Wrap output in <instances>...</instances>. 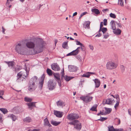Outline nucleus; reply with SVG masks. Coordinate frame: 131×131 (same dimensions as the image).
I'll return each mask as SVG.
<instances>
[{"label":"nucleus","instance_id":"obj_49","mask_svg":"<svg viewBox=\"0 0 131 131\" xmlns=\"http://www.w3.org/2000/svg\"><path fill=\"white\" fill-rule=\"evenodd\" d=\"M87 13V12H83L80 15V16L79 17V19H80L81 17L83 16V15H85Z\"/></svg>","mask_w":131,"mask_h":131},{"label":"nucleus","instance_id":"obj_45","mask_svg":"<svg viewBox=\"0 0 131 131\" xmlns=\"http://www.w3.org/2000/svg\"><path fill=\"white\" fill-rule=\"evenodd\" d=\"M110 16L111 17L114 18H116V16L114 14L111 13L110 14Z\"/></svg>","mask_w":131,"mask_h":131},{"label":"nucleus","instance_id":"obj_12","mask_svg":"<svg viewBox=\"0 0 131 131\" xmlns=\"http://www.w3.org/2000/svg\"><path fill=\"white\" fill-rule=\"evenodd\" d=\"M51 66L52 69L54 70L58 71L60 70V68L57 63H54L51 65Z\"/></svg>","mask_w":131,"mask_h":131},{"label":"nucleus","instance_id":"obj_30","mask_svg":"<svg viewBox=\"0 0 131 131\" xmlns=\"http://www.w3.org/2000/svg\"><path fill=\"white\" fill-rule=\"evenodd\" d=\"M62 47L64 49H68V42H64L62 44Z\"/></svg>","mask_w":131,"mask_h":131},{"label":"nucleus","instance_id":"obj_54","mask_svg":"<svg viewBox=\"0 0 131 131\" xmlns=\"http://www.w3.org/2000/svg\"><path fill=\"white\" fill-rule=\"evenodd\" d=\"M115 23L116 24H117L118 25V27H121L122 25L120 23H118L117 21H115Z\"/></svg>","mask_w":131,"mask_h":131},{"label":"nucleus","instance_id":"obj_32","mask_svg":"<svg viewBox=\"0 0 131 131\" xmlns=\"http://www.w3.org/2000/svg\"><path fill=\"white\" fill-rule=\"evenodd\" d=\"M57 106H61L64 105V103L61 101H59L57 102Z\"/></svg>","mask_w":131,"mask_h":131},{"label":"nucleus","instance_id":"obj_11","mask_svg":"<svg viewBox=\"0 0 131 131\" xmlns=\"http://www.w3.org/2000/svg\"><path fill=\"white\" fill-rule=\"evenodd\" d=\"M5 62L7 64L10 69H14L15 67V62L13 61H5Z\"/></svg>","mask_w":131,"mask_h":131},{"label":"nucleus","instance_id":"obj_64","mask_svg":"<svg viewBox=\"0 0 131 131\" xmlns=\"http://www.w3.org/2000/svg\"><path fill=\"white\" fill-rule=\"evenodd\" d=\"M89 47L91 49V50H93V46H91L90 45H89Z\"/></svg>","mask_w":131,"mask_h":131},{"label":"nucleus","instance_id":"obj_38","mask_svg":"<svg viewBox=\"0 0 131 131\" xmlns=\"http://www.w3.org/2000/svg\"><path fill=\"white\" fill-rule=\"evenodd\" d=\"M25 71V72H22V78L24 79H25L26 77L28 75L27 72L26 71V70Z\"/></svg>","mask_w":131,"mask_h":131},{"label":"nucleus","instance_id":"obj_28","mask_svg":"<svg viewBox=\"0 0 131 131\" xmlns=\"http://www.w3.org/2000/svg\"><path fill=\"white\" fill-rule=\"evenodd\" d=\"M113 101V100L111 99H108L106 100L105 103L108 104H110L112 103Z\"/></svg>","mask_w":131,"mask_h":131},{"label":"nucleus","instance_id":"obj_42","mask_svg":"<svg viewBox=\"0 0 131 131\" xmlns=\"http://www.w3.org/2000/svg\"><path fill=\"white\" fill-rule=\"evenodd\" d=\"M120 68L122 72V73H123L125 69V67L124 66L121 65L120 66Z\"/></svg>","mask_w":131,"mask_h":131},{"label":"nucleus","instance_id":"obj_5","mask_svg":"<svg viewBox=\"0 0 131 131\" xmlns=\"http://www.w3.org/2000/svg\"><path fill=\"white\" fill-rule=\"evenodd\" d=\"M79 118V114L75 113L69 114L67 117V119L70 121H72L75 119H77Z\"/></svg>","mask_w":131,"mask_h":131},{"label":"nucleus","instance_id":"obj_44","mask_svg":"<svg viewBox=\"0 0 131 131\" xmlns=\"http://www.w3.org/2000/svg\"><path fill=\"white\" fill-rule=\"evenodd\" d=\"M90 110L93 111H97L96 106H94L92 107L90 109Z\"/></svg>","mask_w":131,"mask_h":131},{"label":"nucleus","instance_id":"obj_63","mask_svg":"<svg viewBox=\"0 0 131 131\" xmlns=\"http://www.w3.org/2000/svg\"><path fill=\"white\" fill-rule=\"evenodd\" d=\"M100 112L101 113V114L102 115H105L106 114L105 112L103 113L102 112H101V111H100Z\"/></svg>","mask_w":131,"mask_h":131},{"label":"nucleus","instance_id":"obj_31","mask_svg":"<svg viewBox=\"0 0 131 131\" xmlns=\"http://www.w3.org/2000/svg\"><path fill=\"white\" fill-rule=\"evenodd\" d=\"M35 103H36V102H32L31 103H28L27 104L28 106H34V107H36L35 105Z\"/></svg>","mask_w":131,"mask_h":131},{"label":"nucleus","instance_id":"obj_40","mask_svg":"<svg viewBox=\"0 0 131 131\" xmlns=\"http://www.w3.org/2000/svg\"><path fill=\"white\" fill-rule=\"evenodd\" d=\"M25 101L27 102H30L32 101V99L27 97H25L24 99Z\"/></svg>","mask_w":131,"mask_h":131},{"label":"nucleus","instance_id":"obj_33","mask_svg":"<svg viewBox=\"0 0 131 131\" xmlns=\"http://www.w3.org/2000/svg\"><path fill=\"white\" fill-rule=\"evenodd\" d=\"M59 7L60 9L61 10L62 12H64L67 10L66 8V5H64V6L63 7L61 6H60Z\"/></svg>","mask_w":131,"mask_h":131},{"label":"nucleus","instance_id":"obj_10","mask_svg":"<svg viewBox=\"0 0 131 131\" xmlns=\"http://www.w3.org/2000/svg\"><path fill=\"white\" fill-rule=\"evenodd\" d=\"M45 74H43L41 77V79L39 83L38 87L39 89L41 90L42 89L43 85L44 83V80L45 77Z\"/></svg>","mask_w":131,"mask_h":131},{"label":"nucleus","instance_id":"obj_17","mask_svg":"<svg viewBox=\"0 0 131 131\" xmlns=\"http://www.w3.org/2000/svg\"><path fill=\"white\" fill-rule=\"evenodd\" d=\"M38 78L36 76H35L31 78L29 81V82L33 83L35 84V83L37 82Z\"/></svg>","mask_w":131,"mask_h":131},{"label":"nucleus","instance_id":"obj_1","mask_svg":"<svg viewBox=\"0 0 131 131\" xmlns=\"http://www.w3.org/2000/svg\"><path fill=\"white\" fill-rule=\"evenodd\" d=\"M35 42V43L31 41H28L26 43V46L28 48L33 49L35 45V47L33 49L34 53L36 54L42 52L45 45V42L42 39L38 38L36 39Z\"/></svg>","mask_w":131,"mask_h":131},{"label":"nucleus","instance_id":"obj_7","mask_svg":"<svg viewBox=\"0 0 131 131\" xmlns=\"http://www.w3.org/2000/svg\"><path fill=\"white\" fill-rule=\"evenodd\" d=\"M92 98L93 97L88 96H81L80 97V99L85 103L90 102L92 100Z\"/></svg>","mask_w":131,"mask_h":131},{"label":"nucleus","instance_id":"obj_20","mask_svg":"<svg viewBox=\"0 0 131 131\" xmlns=\"http://www.w3.org/2000/svg\"><path fill=\"white\" fill-rule=\"evenodd\" d=\"M22 72H19L17 73V79L16 81H17L18 82L20 81L19 80H21V79L22 78L21 77H22Z\"/></svg>","mask_w":131,"mask_h":131},{"label":"nucleus","instance_id":"obj_26","mask_svg":"<svg viewBox=\"0 0 131 131\" xmlns=\"http://www.w3.org/2000/svg\"><path fill=\"white\" fill-rule=\"evenodd\" d=\"M26 123H29L31 121V119L29 117H27L23 120Z\"/></svg>","mask_w":131,"mask_h":131},{"label":"nucleus","instance_id":"obj_61","mask_svg":"<svg viewBox=\"0 0 131 131\" xmlns=\"http://www.w3.org/2000/svg\"><path fill=\"white\" fill-rule=\"evenodd\" d=\"M128 114L131 116V109H128Z\"/></svg>","mask_w":131,"mask_h":131},{"label":"nucleus","instance_id":"obj_39","mask_svg":"<svg viewBox=\"0 0 131 131\" xmlns=\"http://www.w3.org/2000/svg\"><path fill=\"white\" fill-rule=\"evenodd\" d=\"M73 56L77 55L80 52L79 50H77L76 49L72 51Z\"/></svg>","mask_w":131,"mask_h":131},{"label":"nucleus","instance_id":"obj_53","mask_svg":"<svg viewBox=\"0 0 131 131\" xmlns=\"http://www.w3.org/2000/svg\"><path fill=\"white\" fill-rule=\"evenodd\" d=\"M107 20L104 19L103 20V23L104 25H106L107 24Z\"/></svg>","mask_w":131,"mask_h":131},{"label":"nucleus","instance_id":"obj_56","mask_svg":"<svg viewBox=\"0 0 131 131\" xmlns=\"http://www.w3.org/2000/svg\"><path fill=\"white\" fill-rule=\"evenodd\" d=\"M13 0H7V2L6 3V5L8 6L10 3L9 1H12Z\"/></svg>","mask_w":131,"mask_h":131},{"label":"nucleus","instance_id":"obj_48","mask_svg":"<svg viewBox=\"0 0 131 131\" xmlns=\"http://www.w3.org/2000/svg\"><path fill=\"white\" fill-rule=\"evenodd\" d=\"M118 3L120 4L121 6H123L124 5L123 1V0H118Z\"/></svg>","mask_w":131,"mask_h":131},{"label":"nucleus","instance_id":"obj_3","mask_svg":"<svg viewBox=\"0 0 131 131\" xmlns=\"http://www.w3.org/2000/svg\"><path fill=\"white\" fill-rule=\"evenodd\" d=\"M71 125H73L74 127L78 130H80L81 128V124L77 120H75L69 123Z\"/></svg>","mask_w":131,"mask_h":131},{"label":"nucleus","instance_id":"obj_47","mask_svg":"<svg viewBox=\"0 0 131 131\" xmlns=\"http://www.w3.org/2000/svg\"><path fill=\"white\" fill-rule=\"evenodd\" d=\"M57 82L59 84V86L60 87H61V85H62V84H61V81L60 79L57 80Z\"/></svg>","mask_w":131,"mask_h":131},{"label":"nucleus","instance_id":"obj_35","mask_svg":"<svg viewBox=\"0 0 131 131\" xmlns=\"http://www.w3.org/2000/svg\"><path fill=\"white\" fill-rule=\"evenodd\" d=\"M0 110L4 114H5L8 112L6 108H0Z\"/></svg>","mask_w":131,"mask_h":131},{"label":"nucleus","instance_id":"obj_34","mask_svg":"<svg viewBox=\"0 0 131 131\" xmlns=\"http://www.w3.org/2000/svg\"><path fill=\"white\" fill-rule=\"evenodd\" d=\"M108 131H114L115 128H114L113 126H108Z\"/></svg>","mask_w":131,"mask_h":131},{"label":"nucleus","instance_id":"obj_50","mask_svg":"<svg viewBox=\"0 0 131 131\" xmlns=\"http://www.w3.org/2000/svg\"><path fill=\"white\" fill-rule=\"evenodd\" d=\"M76 42V45H80V46H82V44L80 43V42L77 40H76L75 41Z\"/></svg>","mask_w":131,"mask_h":131},{"label":"nucleus","instance_id":"obj_43","mask_svg":"<svg viewBox=\"0 0 131 131\" xmlns=\"http://www.w3.org/2000/svg\"><path fill=\"white\" fill-rule=\"evenodd\" d=\"M107 119V117H103L101 116L100 119H98L97 120L100 121H101L102 122L106 120Z\"/></svg>","mask_w":131,"mask_h":131},{"label":"nucleus","instance_id":"obj_15","mask_svg":"<svg viewBox=\"0 0 131 131\" xmlns=\"http://www.w3.org/2000/svg\"><path fill=\"white\" fill-rule=\"evenodd\" d=\"M43 121L44 125V126H48L49 127L51 126V125L49 123V121L47 117L44 119Z\"/></svg>","mask_w":131,"mask_h":131},{"label":"nucleus","instance_id":"obj_25","mask_svg":"<svg viewBox=\"0 0 131 131\" xmlns=\"http://www.w3.org/2000/svg\"><path fill=\"white\" fill-rule=\"evenodd\" d=\"M8 117H9L14 121H15L17 119V117L13 114H10V116H9Z\"/></svg>","mask_w":131,"mask_h":131},{"label":"nucleus","instance_id":"obj_9","mask_svg":"<svg viewBox=\"0 0 131 131\" xmlns=\"http://www.w3.org/2000/svg\"><path fill=\"white\" fill-rule=\"evenodd\" d=\"M62 73V75H61V80H62L63 78H64V79H65V80L66 81H69L70 80L72 79L73 77H69L67 76H64V69H63V71L61 72Z\"/></svg>","mask_w":131,"mask_h":131},{"label":"nucleus","instance_id":"obj_58","mask_svg":"<svg viewBox=\"0 0 131 131\" xmlns=\"http://www.w3.org/2000/svg\"><path fill=\"white\" fill-rule=\"evenodd\" d=\"M101 35H102V34L101 33H99V34L96 35L95 36V37H99L101 36Z\"/></svg>","mask_w":131,"mask_h":131},{"label":"nucleus","instance_id":"obj_19","mask_svg":"<svg viewBox=\"0 0 131 131\" xmlns=\"http://www.w3.org/2000/svg\"><path fill=\"white\" fill-rule=\"evenodd\" d=\"M90 22L89 21H88L83 24V27L85 28H87L89 29L90 28Z\"/></svg>","mask_w":131,"mask_h":131},{"label":"nucleus","instance_id":"obj_13","mask_svg":"<svg viewBox=\"0 0 131 131\" xmlns=\"http://www.w3.org/2000/svg\"><path fill=\"white\" fill-rule=\"evenodd\" d=\"M68 68L69 71L70 72L76 71L78 69V68L77 67L72 65H69L68 66Z\"/></svg>","mask_w":131,"mask_h":131},{"label":"nucleus","instance_id":"obj_6","mask_svg":"<svg viewBox=\"0 0 131 131\" xmlns=\"http://www.w3.org/2000/svg\"><path fill=\"white\" fill-rule=\"evenodd\" d=\"M117 65L112 62H108L106 64L107 69H112L116 68Z\"/></svg>","mask_w":131,"mask_h":131},{"label":"nucleus","instance_id":"obj_27","mask_svg":"<svg viewBox=\"0 0 131 131\" xmlns=\"http://www.w3.org/2000/svg\"><path fill=\"white\" fill-rule=\"evenodd\" d=\"M105 112L106 114L110 113L112 110L111 108H108L107 107H105Z\"/></svg>","mask_w":131,"mask_h":131},{"label":"nucleus","instance_id":"obj_18","mask_svg":"<svg viewBox=\"0 0 131 131\" xmlns=\"http://www.w3.org/2000/svg\"><path fill=\"white\" fill-rule=\"evenodd\" d=\"M111 29L113 30H115L116 28L115 27V22L113 20H112L110 23Z\"/></svg>","mask_w":131,"mask_h":131},{"label":"nucleus","instance_id":"obj_29","mask_svg":"<svg viewBox=\"0 0 131 131\" xmlns=\"http://www.w3.org/2000/svg\"><path fill=\"white\" fill-rule=\"evenodd\" d=\"M53 75L56 80L60 79V74L59 73H54Z\"/></svg>","mask_w":131,"mask_h":131},{"label":"nucleus","instance_id":"obj_37","mask_svg":"<svg viewBox=\"0 0 131 131\" xmlns=\"http://www.w3.org/2000/svg\"><path fill=\"white\" fill-rule=\"evenodd\" d=\"M90 75L89 74V72H87L85 74H83L82 76V77L86 78H89Z\"/></svg>","mask_w":131,"mask_h":131},{"label":"nucleus","instance_id":"obj_46","mask_svg":"<svg viewBox=\"0 0 131 131\" xmlns=\"http://www.w3.org/2000/svg\"><path fill=\"white\" fill-rule=\"evenodd\" d=\"M103 38L105 39L107 38L109 36V35L108 33H107L105 34H103Z\"/></svg>","mask_w":131,"mask_h":131},{"label":"nucleus","instance_id":"obj_60","mask_svg":"<svg viewBox=\"0 0 131 131\" xmlns=\"http://www.w3.org/2000/svg\"><path fill=\"white\" fill-rule=\"evenodd\" d=\"M4 92L2 90H0V95H2L4 94Z\"/></svg>","mask_w":131,"mask_h":131},{"label":"nucleus","instance_id":"obj_57","mask_svg":"<svg viewBox=\"0 0 131 131\" xmlns=\"http://www.w3.org/2000/svg\"><path fill=\"white\" fill-rule=\"evenodd\" d=\"M73 56L72 51L70 53H69L67 55V56Z\"/></svg>","mask_w":131,"mask_h":131},{"label":"nucleus","instance_id":"obj_22","mask_svg":"<svg viewBox=\"0 0 131 131\" xmlns=\"http://www.w3.org/2000/svg\"><path fill=\"white\" fill-rule=\"evenodd\" d=\"M92 12L96 15H98L100 13L99 10L97 9L93 8L91 9Z\"/></svg>","mask_w":131,"mask_h":131},{"label":"nucleus","instance_id":"obj_23","mask_svg":"<svg viewBox=\"0 0 131 131\" xmlns=\"http://www.w3.org/2000/svg\"><path fill=\"white\" fill-rule=\"evenodd\" d=\"M60 123V122H57L56 121H54L52 120L51 121V123L54 126H57Z\"/></svg>","mask_w":131,"mask_h":131},{"label":"nucleus","instance_id":"obj_59","mask_svg":"<svg viewBox=\"0 0 131 131\" xmlns=\"http://www.w3.org/2000/svg\"><path fill=\"white\" fill-rule=\"evenodd\" d=\"M108 11V9H103L102 10V11L104 13H105L106 11Z\"/></svg>","mask_w":131,"mask_h":131},{"label":"nucleus","instance_id":"obj_36","mask_svg":"<svg viewBox=\"0 0 131 131\" xmlns=\"http://www.w3.org/2000/svg\"><path fill=\"white\" fill-rule=\"evenodd\" d=\"M47 74L51 76L52 75V71L49 68L47 69Z\"/></svg>","mask_w":131,"mask_h":131},{"label":"nucleus","instance_id":"obj_16","mask_svg":"<svg viewBox=\"0 0 131 131\" xmlns=\"http://www.w3.org/2000/svg\"><path fill=\"white\" fill-rule=\"evenodd\" d=\"M93 80L95 83V88H98L100 85V80L97 79Z\"/></svg>","mask_w":131,"mask_h":131},{"label":"nucleus","instance_id":"obj_52","mask_svg":"<svg viewBox=\"0 0 131 131\" xmlns=\"http://www.w3.org/2000/svg\"><path fill=\"white\" fill-rule=\"evenodd\" d=\"M119 105V101H117L116 103L114 106V107L116 109V107H117Z\"/></svg>","mask_w":131,"mask_h":131},{"label":"nucleus","instance_id":"obj_14","mask_svg":"<svg viewBox=\"0 0 131 131\" xmlns=\"http://www.w3.org/2000/svg\"><path fill=\"white\" fill-rule=\"evenodd\" d=\"M54 113L57 117L59 118L61 117L63 115L62 112L57 111H54Z\"/></svg>","mask_w":131,"mask_h":131},{"label":"nucleus","instance_id":"obj_8","mask_svg":"<svg viewBox=\"0 0 131 131\" xmlns=\"http://www.w3.org/2000/svg\"><path fill=\"white\" fill-rule=\"evenodd\" d=\"M37 86V85L34 83L29 82L28 90L30 92L33 91L35 90Z\"/></svg>","mask_w":131,"mask_h":131},{"label":"nucleus","instance_id":"obj_4","mask_svg":"<svg viewBox=\"0 0 131 131\" xmlns=\"http://www.w3.org/2000/svg\"><path fill=\"white\" fill-rule=\"evenodd\" d=\"M56 83L52 80H49L48 82V87L50 90L54 89L56 87Z\"/></svg>","mask_w":131,"mask_h":131},{"label":"nucleus","instance_id":"obj_55","mask_svg":"<svg viewBox=\"0 0 131 131\" xmlns=\"http://www.w3.org/2000/svg\"><path fill=\"white\" fill-rule=\"evenodd\" d=\"M115 98H116L117 101H119V95L118 94H117L115 96Z\"/></svg>","mask_w":131,"mask_h":131},{"label":"nucleus","instance_id":"obj_62","mask_svg":"<svg viewBox=\"0 0 131 131\" xmlns=\"http://www.w3.org/2000/svg\"><path fill=\"white\" fill-rule=\"evenodd\" d=\"M103 26V22H102L100 23V28H102V27Z\"/></svg>","mask_w":131,"mask_h":131},{"label":"nucleus","instance_id":"obj_2","mask_svg":"<svg viewBox=\"0 0 131 131\" xmlns=\"http://www.w3.org/2000/svg\"><path fill=\"white\" fill-rule=\"evenodd\" d=\"M24 48L23 46L21 43H18L16 45V50L17 52L20 54L24 55Z\"/></svg>","mask_w":131,"mask_h":131},{"label":"nucleus","instance_id":"obj_21","mask_svg":"<svg viewBox=\"0 0 131 131\" xmlns=\"http://www.w3.org/2000/svg\"><path fill=\"white\" fill-rule=\"evenodd\" d=\"M113 32L114 34L116 35H119L121 32V30L117 28L116 29L113 30Z\"/></svg>","mask_w":131,"mask_h":131},{"label":"nucleus","instance_id":"obj_51","mask_svg":"<svg viewBox=\"0 0 131 131\" xmlns=\"http://www.w3.org/2000/svg\"><path fill=\"white\" fill-rule=\"evenodd\" d=\"M114 131H124V129L122 128H115Z\"/></svg>","mask_w":131,"mask_h":131},{"label":"nucleus","instance_id":"obj_24","mask_svg":"<svg viewBox=\"0 0 131 131\" xmlns=\"http://www.w3.org/2000/svg\"><path fill=\"white\" fill-rule=\"evenodd\" d=\"M22 67L20 66H17V67H16L14 68L13 71L15 72H17L20 70L22 69Z\"/></svg>","mask_w":131,"mask_h":131},{"label":"nucleus","instance_id":"obj_41","mask_svg":"<svg viewBox=\"0 0 131 131\" xmlns=\"http://www.w3.org/2000/svg\"><path fill=\"white\" fill-rule=\"evenodd\" d=\"M107 31V29L106 28L103 27L102 28L101 31L103 33V34H105Z\"/></svg>","mask_w":131,"mask_h":131}]
</instances>
